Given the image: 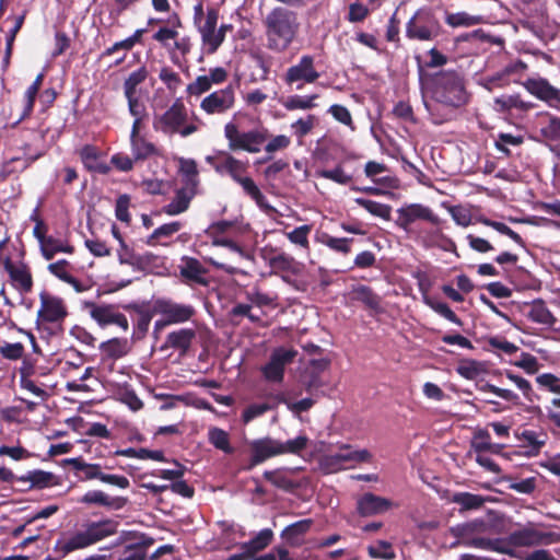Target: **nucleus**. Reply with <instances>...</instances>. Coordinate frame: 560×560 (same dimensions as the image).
<instances>
[{"label": "nucleus", "mask_w": 560, "mask_h": 560, "mask_svg": "<svg viewBox=\"0 0 560 560\" xmlns=\"http://www.w3.org/2000/svg\"><path fill=\"white\" fill-rule=\"evenodd\" d=\"M318 98L317 94L312 95H290L283 102L282 105L287 110H296V109H312L316 107L315 101Z\"/></svg>", "instance_id": "37998d69"}, {"label": "nucleus", "mask_w": 560, "mask_h": 560, "mask_svg": "<svg viewBox=\"0 0 560 560\" xmlns=\"http://www.w3.org/2000/svg\"><path fill=\"white\" fill-rule=\"evenodd\" d=\"M130 148L136 162L145 161L153 156H162V151L143 136L130 139Z\"/></svg>", "instance_id": "c9c22d12"}, {"label": "nucleus", "mask_w": 560, "mask_h": 560, "mask_svg": "<svg viewBox=\"0 0 560 560\" xmlns=\"http://www.w3.org/2000/svg\"><path fill=\"white\" fill-rule=\"evenodd\" d=\"M206 161L218 174L229 175L235 183L244 176L248 168L247 162L236 159L226 151H219L214 156H207Z\"/></svg>", "instance_id": "2eb2a0df"}, {"label": "nucleus", "mask_w": 560, "mask_h": 560, "mask_svg": "<svg viewBox=\"0 0 560 560\" xmlns=\"http://www.w3.org/2000/svg\"><path fill=\"white\" fill-rule=\"evenodd\" d=\"M38 90L33 88V86H28L24 93V108H23V112L22 114L20 115V117L12 124V127H15L18 126L21 121H23L24 119H26L27 117L31 116V114L33 113V109H34V105H35V101H36V96L38 94Z\"/></svg>", "instance_id": "69168bd1"}, {"label": "nucleus", "mask_w": 560, "mask_h": 560, "mask_svg": "<svg viewBox=\"0 0 560 560\" xmlns=\"http://www.w3.org/2000/svg\"><path fill=\"white\" fill-rule=\"evenodd\" d=\"M118 261L121 265L131 266L133 270L147 271L155 265L158 256L151 252L138 254L127 243L119 245L117 249Z\"/></svg>", "instance_id": "aec40b11"}, {"label": "nucleus", "mask_w": 560, "mask_h": 560, "mask_svg": "<svg viewBox=\"0 0 560 560\" xmlns=\"http://www.w3.org/2000/svg\"><path fill=\"white\" fill-rule=\"evenodd\" d=\"M195 338L196 331L194 329L180 328L178 330L170 332L166 336L162 349L172 348L179 351L182 355H185L189 351Z\"/></svg>", "instance_id": "7c9ffc66"}, {"label": "nucleus", "mask_w": 560, "mask_h": 560, "mask_svg": "<svg viewBox=\"0 0 560 560\" xmlns=\"http://www.w3.org/2000/svg\"><path fill=\"white\" fill-rule=\"evenodd\" d=\"M268 265L273 273H287L290 276H298L302 272L303 265L294 259V257L280 253L271 256L268 259Z\"/></svg>", "instance_id": "473e14b6"}, {"label": "nucleus", "mask_w": 560, "mask_h": 560, "mask_svg": "<svg viewBox=\"0 0 560 560\" xmlns=\"http://www.w3.org/2000/svg\"><path fill=\"white\" fill-rule=\"evenodd\" d=\"M224 137L228 140L229 150L232 152L258 153L268 140L269 132L265 127L241 131L235 122L230 121L224 126Z\"/></svg>", "instance_id": "423d86ee"}, {"label": "nucleus", "mask_w": 560, "mask_h": 560, "mask_svg": "<svg viewBox=\"0 0 560 560\" xmlns=\"http://www.w3.org/2000/svg\"><path fill=\"white\" fill-rule=\"evenodd\" d=\"M527 93L549 107H560V89L553 86L545 78L539 75L527 78Z\"/></svg>", "instance_id": "6ab92c4d"}, {"label": "nucleus", "mask_w": 560, "mask_h": 560, "mask_svg": "<svg viewBox=\"0 0 560 560\" xmlns=\"http://www.w3.org/2000/svg\"><path fill=\"white\" fill-rule=\"evenodd\" d=\"M294 469L277 468L273 470H265L262 477L270 482L273 487L287 492H292L301 487V483L291 479L290 474Z\"/></svg>", "instance_id": "2f4dec72"}, {"label": "nucleus", "mask_w": 560, "mask_h": 560, "mask_svg": "<svg viewBox=\"0 0 560 560\" xmlns=\"http://www.w3.org/2000/svg\"><path fill=\"white\" fill-rule=\"evenodd\" d=\"M355 203L364 208L369 213L378 217L383 220H390L392 207L389 205L381 203L374 200L355 198Z\"/></svg>", "instance_id": "a18cd8bd"}, {"label": "nucleus", "mask_w": 560, "mask_h": 560, "mask_svg": "<svg viewBox=\"0 0 560 560\" xmlns=\"http://www.w3.org/2000/svg\"><path fill=\"white\" fill-rule=\"evenodd\" d=\"M148 70L144 66L132 71L124 82V94H137V86L145 81Z\"/></svg>", "instance_id": "864d4df0"}, {"label": "nucleus", "mask_w": 560, "mask_h": 560, "mask_svg": "<svg viewBox=\"0 0 560 560\" xmlns=\"http://www.w3.org/2000/svg\"><path fill=\"white\" fill-rule=\"evenodd\" d=\"M456 371L460 376L467 380H475L485 371V368L481 362L476 360H463L457 365Z\"/></svg>", "instance_id": "6e6d98bb"}, {"label": "nucleus", "mask_w": 560, "mask_h": 560, "mask_svg": "<svg viewBox=\"0 0 560 560\" xmlns=\"http://www.w3.org/2000/svg\"><path fill=\"white\" fill-rule=\"evenodd\" d=\"M234 92L231 88L221 89L206 96L200 104L202 110L209 115L223 114L234 105Z\"/></svg>", "instance_id": "4be33fe9"}, {"label": "nucleus", "mask_w": 560, "mask_h": 560, "mask_svg": "<svg viewBox=\"0 0 560 560\" xmlns=\"http://www.w3.org/2000/svg\"><path fill=\"white\" fill-rule=\"evenodd\" d=\"M488 345L489 348L487 349L497 353L503 352L511 355L517 351V347L514 343L508 341L504 337L501 336L490 337L488 339Z\"/></svg>", "instance_id": "774afa93"}, {"label": "nucleus", "mask_w": 560, "mask_h": 560, "mask_svg": "<svg viewBox=\"0 0 560 560\" xmlns=\"http://www.w3.org/2000/svg\"><path fill=\"white\" fill-rule=\"evenodd\" d=\"M352 241H353L352 238H347V237L338 238V237H334L326 233L323 234L322 238H320V242L324 245H326L327 247H329L330 249H332L337 253H341L345 255H347L351 252L350 243Z\"/></svg>", "instance_id": "052dcab7"}, {"label": "nucleus", "mask_w": 560, "mask_h": 560, "mask_svg": "<svg viewBox=\"0 0 560 560\" xmlns=\"http://www.w3.org/2000/svg\"><path fill=\"white\" fill-rule=\"evenodd\" d=\"M533 132H538L542 138L560 140V117H555L547 112L537 114L532 122ZM556 155L560 159V144L555 148Z\"/></svg>", "instance_id": "b1692460"}, {"label": "nucleus", "mask_w": 560, "mask_h": 560, "mask_svg": "<svg viewBox=\"0 0 560 560\" xmlns=\"http://www.w3.org/2000/svg\"><path fill=\"white\" fill-rule=\"evenodd\" d=\"M219 20V11L214 8H210L207 10L205 22L202 25H199V32L201 34V38L203 44L209 39L213 32L217 28Z\"/></svg>", "instance_id": "4d7b16f0"}, {"label": "nucleus", "mask_w": 560, "mask_h": 560, "mask_svg": "<svg viewBox=\"0 0 560 560\" xmlns=\"http://www.w3.org/2000/svg\"><path fill=\"white\" fill-rule=\"evenodd\" d=\"M368 553L373 559L393 560L396 558L392 544L385 540H378L375 546H369Z\"/></svg>", "instance_id": "13d9d810"}, {"label": "nucleus", "mask_w": 560, "mask_h": 560, "mask_svg": "<svg viewBox=\"0 0 560 560\" xmlns=\"http://www.w3.org/2000/svg\"><path fill=\"white\" fill-rule=\"evenodd\" d=\"M320 73L315 68V58L312 55H303L299 62L290 66L283 77V83L289 88L301 90L305 84L316 82Z\"/></svg>", "instance_id": "9d476101"}, {"label": "nucleus", "mask_w": 560, "mask_h": 560, "mask_svg": "<svg viewBox=\"0 0 560 560\" xmlns=\"http://www.w3.org/2000/svg\"><path fill=\"white\" fill-rule=\"evenodd\" d=\"M525 69V65L522 61H517L515 63H511L504 68V70L501 73H498L497 75H493L490 79V82L495 85H503L508 84L511 81H516L515 78H513L515 74H517L520 71H523Z\"/></svg>", "instance_id": "3c124183"}, {"label": "nucleus", "mask_w": 560, "mask_h": 560, "mask_svg": "<svg viewBox=\"0 0 560 560\" xmlns=\"http://www.w3.org/2000/svg\"><path fill=\"white\" fill-rule=\"evenodd\" d=\"M18 482L30 483L24 490L31 489H45L60 485V479L52 472L45 471L42 469H35L28 471L25 476H20Z\"/></svg>", "instance_id": "c756f323"}, {"label": "nucleus", "mask_w": 560, "mask_h": 560, "mask_svg": "<svg viewBox=\"0 0 560 560\" xmlns=\"http://www.w3.org/2000/svg\"><path fill=\"white\" fill-rule=\"evenodd\" d=\"M154 312L166 317L172 325L186 323L196 314L192 305L176 303L170 299H156L154 301Z\"/></svg>", "instance_id": "f3484780"}, {"label": "nucleus", "mask_w": 560, "mask_h": 560, "mask_svg": "<svg viewBox=\"0 0 560 560\" xmlns=\"http://www.w3.org/2000/svg\"><path fill=\"white\" fill-rule=\"evenodd\" d=\"M246 299L257 307L277 308L280 306V298L277 291L265 290L259 283H255L246 291Z\"/></svg>", "instance_id": "bb28decb"}, {"label": "nucleus", "mask_w": 560, "mask_h": 560, "mask_svg": "<svg viewBox=\"0 0 560 560\" xmlns=\"http://www.w3.org/2000/svg\"><path fill=\"white\" fill-rule=\"evenodd\" d=\"M267 47L276 52L285 51L295 39L300 23L294 12L277 8L266 19Z\"/></svg>", "instance_id": "f03ea898"}, {"label": "nucleus", "mask_w": 560, "mask_h": 560, "mask_svg": "<svg viewBox=\"0 0 560 560\" xmlns=\"http://www.w3.org/2000/svg\"><path fill=\"white\" fill-rule=\"evenodd\" d=\"M453 502L457 503L465 510H474L482 506L485 500L481 495L470 492H458L453 497Z\"/></svg>", "instance_id": "bf43d9fd"}, {"label": "nucleus", "mask_w": 560, "mask_h": 560, "mask_svg": "<svg viewBox=\"0 0 560 560\" xmlns=\"http://www.w3.org/2000/svg\"><path fill=\"white\" fill-rule=\"evenodd\" d=\"M308 438L306 435H299L295 439L281 442L277 440V446L281 450L280 455L293 454L300 455L308 444Z\"/></svg>", "instance_id": "09e8293b"}, {"label": "nucleus", "mask_w": 560, "mask_h": 560, "mask_svg": "<svg viewBox=\"0 0 560 560\" xmlns=\"http://www.w3.org/2000/svg\"><path fill=\"white\" fill-rule=\"evenodd\" d=\"M101 155L100 149L93 144H85L79 151L80 160L89 172L106 175L110 172V166L100 161Z\"/></svg>", "instance_id": "c85d7f7f"}, {"label": "nucleus", "mask_w": 560, "mask_h": 560, "mask_svg": "<svg viewBox=\"0 0 560 560\" xmlns=\"http://www.w3.org/2000/svg\"><path fill=\"white\" fill-rule=\"evenodd\" d=\"M9 282L20 294H28L34 287L33 273L30 266L23 260L14 261L10 256L1 258Z\"/></svg>", "instance_id": "4468645a"}, {"label": "nucleus", "mask_w": 560, "mask_h": 560, "mask_svg": "<svg viewBox=\"0 0 560 560\" xmlns=\"http://www.w3.org/2000/svg\"><path fill=\"white\" fill-rule=\"evenodd\" d=\"M394 505L395 504L389 499L376 495L372 492H365L357 500V513L362 517H370L383 514Z\"/></svg>", "instance_id": "5701e85b"}, {"label": "nucleus", "mask_w": 560, "mask_h": 560, "mask_svg": "<svg viewBox=\"0 0 560 560\" xmlns=\"http://www.w3.org/2000/svg\"><path fill=\"white\" fill-rule=\"evenodd\" d=\"M405 34L411 40H433L441 34V24L430 11L418 10L406 23Z\"/></svg>", "instance_id": "6e6552de"}, {"label": "nucleus", "mask_w": 560, "mask_h": 560, "mask_svg": "<svg viewBox=\"0 0 560 560\" xmlns=\"http://www.w3.org/2000/svg\"><path fill=\"white\" fill-rule=\"evenodd\" d=\"M273 533L269 528L260 530L253 539L244 542L242 549L246 555H254L265 549L272 540Z\"/></svg>", "instance_id": "79ce46f5"}, {"label": "nucleus", "mask_w": 560, "mask_h": 560, "mask_svg": "<svg viewBox=\"0 0 560 560\" xmlns=\"http://www.w3.org/2000/svg\"><path fill=\"white\" fill-rule=\"evenodd\" d=\"M350 301L360 302L366 308L375 313H382V299L376 294L373 289L365 284L353 285L348 293Z\"/></svg>", "instance_id": "a878e982"}, {"label": "nucleus", "mask_w": 560, "mask_h": 560, "mask_svg": "<svg viewBox=\"0 0 560 560\" xmlns=\"http://www.w3.org/2000/svg\"><path fill=\"white\" fill-rule=\"evenodd\" d=\"M118 522L112 518H105L97 522H90L82 529L59 539L56 544V550L62 557L75 550L88 548L117 533Z\"/></svg>", "instance_id": "7ed1b4c3"}, {"label": "nucleus", "mask_w": 560, "mask_h": 560, "mask_svg": "<svg viewBox=\"0 0 560 560\" xmlns=\"http://www.w3.org/2000/svg\"><path fill=\"white\" fill-rule=\"evenodd\" d=\"M183 224L179 221L165 223L156 228L147 240L148 245H155L156 241L161 237H171L182 229Z\"/></svg>", "instance_id": "603ef678"}, {"label": "nucleus", "mask_w": 560, "mask_h": 560, "mask_svg": "<svg viewBox=\"0 0 560 560\" xmlns=\"http://www.w3.org/2000/svg\"><path fill=\"white\" fill-rule=\"evenodd\" d=\"M179 171L184 176L185 187L196 190L199 179H198V166L195 160H180Z\"/></svg>", "instance_id": "de8ad7c7"}, {"label": "nucleus", "mask_w": 560, "mask_h": 560, "mask_svg": "<svg viewBox=\"0 0 560 560\" xmlns=\"http://www.w3.org/2000/svg\"><path fill=\"white\" fill-rule=\"evenodd\" d=\"M249 459L245 470H252L254 467L265 463L269 458L279 456L281 450L277 446V440L270 436L256 439L249 442Z\"/></svg>", "instance_id": "a211bd4d"}, {"label": "nucleus", "mask_w": 560, "mask_h": 560, "mask_svg": "<svg viewBox=\"0 0 560 560\" xmlns=\"http://www.w3.org/2000/svg\"><path fill=\"white\" fill-rule=\"evenodd\" d=\"M155 314L154 304L152 305V310L137 307V320L133 329L135 339H142L145 336L149 330L150 323Z\"/></svg>", "instance_id": "c03bdc74"}, {"label": "nucleus", "mask_w": 560, "mask_h": 560, "mask_svg": "<svg viewBox=\"0 0 560 560\" xmlns=\"http://www.w3.org/2000/svg\"><path fill=\"white\" fill-rule=\"evenodd\" d=\"M44 155V152H38L36 154L30 155L25 154L23 158H12L9 161L4 162L0 168V177L7 179L14 174H20L27 170L35 161L40 159Z\"/></svg>", "instance_id": "72a5a7b5"}, {"label": "nucleus", "mask_w": 560, "mask_h": 560, "mask_svg": "<svg viewBox=\"0 0 560 560\" xmlns=\"http://www.w3.org/2000/svg\"><path fill=\"white\" fill-rule=\"evenodd\" d=\"M466 545L479 549L516 556L515 549L525 546V528L510 534L506 538L476 536L466 540Z\"/></svg>", "instance_id": "1a4fd4ad"}, {"label": "nucleus", "mask_w": 560, "mask_h": 560, "mask_svg": "<svg viewBox=\"0 0 560 560\" xmlns=\"http://www.w3.org/2000/svg\"><path fill=\"white\" fill-rule=\"evenodd\" d=\"M237 184L242 186L244 192L250 197L260 209L266 211H276V209L267 202L265 195L253 178L243 176Z\"/></svg>", "instance_id": "4c0bfd02"}, {"label": "nucleus", "mask_w": 560, "mask_h": 560, "mask_svg": "<svg viewBox=\"0 0 560 560\" xmlns=\"http://www.w3.org/2000/svg\"><path fill=\"white\" fill-rule=\"evenodd\" d=\"M503 445L491 443L490 433L486 429H479L475 432L471 440V448L475 453L490 452L500 453Z\"/></svg>", "instance_id": "a19ab883"}, {"label": "nucleus", "mask_w": 560, "mask_h": 560, "mask_svg": "<svg viewBox=\"0 0 560 560\" xmlns=\"http://www.w3.org/2000/svg\"><path fill=\"white\" fill-rule=\"evenodd\" d=\"M432 101L424 102L434 125H442L452 120L456 109L469 102V93L465 86L464 75L456 70H442L429 74L425 80L421 78Z\"/></svg>", "instance_id": "f257e3e1"}, {"label": "nucleus", "mask_w": 560, "mask_h": 560, "mask_svg": "<svg viewBox=\"0 0 560 560\" xmlns=\"http://www.w3.org/2000/svg\"><path fill=\"white\" fill-rule=\"evenodd\" d=\"M527 28L545 45L557 34V26L547 15L546 0H527Z\"/></svg>", "instance_id": "0eeeda50"}, {"label": "nucleus", "mask_w": 560, "mask_h": 560, "mask_svg": "<svg viewBox=\"0 0 560 560\" xmlns=\"http://www.w3.org/2000/svg\"><path fill=\"white\" fill-rule=\"evenodd\" d=\"M371 458L368 450H352L350 445H342L340 452L322 456L319 465L325 472L332 474L346 468L348 463H366Z\"/></svg>", "instance_id": "f8f14e48"}, {"label": "nucleus", "mask_w": 560, "mask_h": 560, "mask_svg": "<svg viewBox=\"0 0 560 560\" xmlns=\"http://www.w3.org/2000/svg\"><path fill=\"white\" fill-rule=\"evenodd\" d=\"M445 23L452 27L474 26L479 23V19L466 12L447 13Z\"/></svg>", "instance_id": "e2e57ef3"}, {"label": "nucleus", "mask_w": 560, "mask_h": 560, "mask_svg": "<svg viewBox=\"0 0 560 560\" xmlns=\"http://www.w3.org/2000/svg\"><path fill=\"white\" fill-rule=\"evenodd\" d=\"M313 521L310 518L298 521L287 526L281 534V537L293 547H298L303 541V536L311 529Z\"/></svg>", "instance_id": "e433bc0d"}, {"label": "nucleus", "mask_w": 560, "mask_h": 560, "mask_svg": "<svg viewBox=\"0 0 560 560\" xmlns=\"http://www.w3.org/2000/svg\"><path fill=\"white\" fill-rule=\"evenodd\" d=\"M553 536V533L537 529L533 522H527V545L549 544Z\"/></svg>", "instance_id": "0e129e2a"}, {"label": "nucleus", "mask_w": 560, "mask_h": 560, "mask_svg": "<svg viewBox=\"0 0 560 560\" xmlns=\"http://www.w3.org/2000/svg\"><path fill=\"white\" fill-rule=\"evenodd\" d=\"M61 465L71 466L80 481L100 480L103 483L119 489H128L130 487V481L126 476L107 472V470L113 469V466L102 465L101 463H88L82 456L66 458L61 462Z\"/></svg>", "instance_id": "20e7f679"}, {"label": "nucleus", "mask_w": 560, "mask_h": 560, "mask_svg": "<svg viewBox=\"0 0 560 560\" xmlns=\"http://www.w3.org/2000/svg\"><path fill=\"white\" fill-rule=\"evenodd\" d=\"M100 350L106 359L118 360L129 352V345L126 338H112L100 345Z\"/></svg>", "instance_id": "58836bf2"}, {"label": "nucleus", "mask_w": 560, "mask_h": 560, "mask_svg": "<svg viewBox=\"0 0 560 560\" xmlns=\"http://www.w3.org/2000/svg\"><path fill=\"white\" fill-rule=\"evenodd\" d=\"M527 316L535 323L551 327L556 323V317L547 307L546 303L540 300H533Z\"/></svg>", "instance_id": "ea45409f"}, {"label": "nucleus", "mask_w": 560, "mask_h": 560, "mask_svg": "<svg viewBox=\"0 0 560 560\" xmlns=\"http://www.w3.org/2000/svg\"><path fill=\"white\" fill-rule=\"evenodd\" d=\"M196 190L183 187L176 190L174 199L162 208L167 215H177L188 210Z\"/></svg>", "instance_id": "f704fd0d"}, {"label": "nucleus", "mask_w": 560, "mask_h": 560, "mask_svg": "<svg viewBox=\"0 0 560 560\" xmlns=\"http://www.w3.org/2000/svg\"><path fill=\"white\" fill-rule=\"evenodd\" d=\"M91 317L101 326L117 325L127 331L129 323L125 314L116 312L113 305H94Z\"/></svg>", "instance_id": "393cba45"}, {"label": "nucleus", "mask_w": 560, "mask_h": 560, "mask_svg": "<svg viewBox=\"0 0 560 560\" xmlns=\"http://www.w3.org/2000/svg\"><path fill=\"white\" fill-rule=\"evenodd\" d=\"M39 302L36 317L37 325L54 324L61 327L69 314L65 300L47 291H42Z\"/></svg>", "instance_id": "9b49d317"}, {"label": "nucleus", "mask_w": 560, "mask_h": 560, "mask_svg": "<svg viewBox=\"0 0 560 560\" xmlns=\"http://www.w3.org/2000/svg\"><path fill=\"white\" fill-rule=\"evenodd\" d=\"M547 440L548 435L544 432L527 431V457L536 456Z\"/></svg>", "instance_id": "338daca9"}, {"label": "nucleus", "mask_w": 560, "mask_h": 560, "mask_svg": "<svg viewBox=\"0 0 560 560\" xmlns=\"http://www.w3.org/2000/svg\"><path fill=\"white\" fill-rule=\"evenodd\" d=\"M397 219L395 224L407 233H410L411 225L416 221H425L434 226L441 224V219L434 211L422 203H408L396 210Z\"/></svg>", "instance_id": "ddd939ff"}, {"label": "nucleus", "mask_w": 560, "mask_h": 560, "mask_svg": "<svg viewBox=\"0 0 560 560\" xmlns=\"http://www.w3.org/2000/svg\"><path fill=\"white\" fill-rule=\"evenodd\" d=\"M208 439L217 450L224 452L225 454H232L234 448L230 443V435L226 431L220 428H211L208 432Z\"/></svg>", "instance_id": "49530a36"}, {"label": "nucleus", "mask_w": 560, "mask_h": 560, "mask_svg": "<svg viewBox=\"0 0 560 560\" xmlns=\"http://www.w3.org/2000/svg\"><path fill=\"white\" fill-rule=\"evenodd\" d=\"M80 502L88 505H98L112 510H120L126 506L128 499L125 497H109L102 490H90L83 494Z\"/></svg>", "instance_id": "cd10ccee"}, {"label": "nucleus", "mask_w": 560, "mask_h": 560, "mask_svg": "<svg viewBox=\"0 0 560 560\" xmlns=\"http://www.w3.org/2000/svg\"><path fill=\"white\" fill-rule=\"evenodd\" d=\"M316 121V116L312 114L307 115L305 118H299L291 125L293 135L299 139L304 138L313 130Z\"/></svg>", "instance_id": "680f3d73"}, {"label": "nucleus", "mask_w": 560, "mask_h": 560, "mask_svg": "<svg viewBox=\"0 0 560 560\" xmlns=\"http://www.w3.org/2000/svg\"><path fill=\"white\" fill-rule=\"evenodd\" d=\"M40 252L46 260H51L57 253L72 254L73 247L71 245H63L59 240L49 236L46 244L42 246Z\"/></svg>", "instance_id": "8fccbe9b"}, {"label": "nucleus", "mask_w": 560, "mask_h": 560, "mask_svg": "<svg viewBox=\"0 0 560 560\" xmlns=\"http://www.w3.org/2000/svg\"><path fill=\"white\" fill-rule=\"evenodd\" d=\"M425 303L430 306L435 313L444 317L445 319L456 324L458 326H463L462 319L455 314L454 311L447 305L445 302L434 301L431 299H425Z\"/></svg>", "instance_id": "5fc2aeb1"}, {"label": "nucleus", "mask_w": 560, "mask_h": 560, "mask_svg": "<svg viewBox=\"0 0 560 560\" xmlns=\"http://www.w3.org/2000/svg\"><path fill=\"white\" fill-rule=\"evenodd\" d=\"M296 351L293 349L277 348L272 351L267 364L261 368V373L268 382L280 383L284 377L285 365L293 362Z\"/></svg>", "instance_id": "dca6fc26"}, {"label": "nucleus", "mask_w": 560, "mask_h": 560, "mask_svg": "<svg viewBox=\"0 0 560 560\" xmlns=\"http://www.w3.org/2000/svg\"><path fill=\"white\" fill-rule=\"evenodd\" d=\"M179 275L183 281L188 284L207 285L208 269L195 257L183 256L180 258Z\"/></svg>", "instance_id": "412c9836"}, {"label": "nucleus", "mask_w": 560, "mask_h": 560, "mask_svg": "<svg viewBox=\"0 0 560 560\" xmlns=\"http://www.w3.org/2000/svg\"><path fill=\"white\" fill-rule=\"evenodd\" d=\"M187 119L186 106L180 98H177L165 113L154 116L152 127L156 132L166 136L178 133L186 138L198 130L194 124L186 125Z\"/></svg>", "instance_id": "39448f33"}]
</instances>
